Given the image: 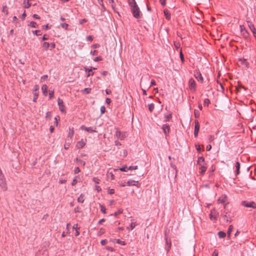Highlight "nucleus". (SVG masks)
<instances>
[{
    "label": "nucleus",
    "mask_w": 256,
    "mask_h": 256,
    "mask_svg": "<svg viewBox=\"0 0 256 256\" xmlns=\"http://www.w3.org/2000/svg\"><path fill=\"white\" fill-rule=\"evenodd\" d=\"M194 130L199 131L200 130V124L198 120H196L194 121Z\"/></svg>",
    "instance_id": "nucleus-18"
},
{
    "label": "nucleus",
    "mask_w": 256,
    "mask_h": 256,
    "mask_svg": "<svg viewBox=\"0 0 256 256\" xmlns=\"http://www.w3.org/2000/svg\"><path fill=\"white\" fill-rule=\"evenodd\" d=\"M116 136L118 138L121 140H124L126 136V133H122L118 130L116 132Z\"/></svg>",
    "instance_id": "nucleus-11"
},
{
    "label": "nucleus",
    "mask_w": 256,
    "mask_h": 256,
    "mask_svg": "<svg viewBox=\"0 0 256 256\" xmlns=\"http://www.w3.org/2000/svg\"><path fill=\"white\" fill-rule=\"evenodd\" d=\"M108 193L110 194H114V190L113 188H108Z\"/></svg>",
    "instance_id": "nucleus-42"
},
{
    "label": "nucleus",
    "mask_w": 256,
    "mask_h": 256,
    "mask_svg": "<svg viewBox=\"0 0 256 256\" xmlns=\"http://www.w3.org/2000/svg\"><path fill=\"white\" fill-rule=\"evenodd\" d=\"M172 118V114L170 113L168 114H164V122H168Z\"/></svg>",
    "instance_id": "nucleus-17"
},
{
    "label": "nucleus",
    "mask_w": 256,
    "mask_h": 256,
    "mask_svg": "<svg viewBox=\"0 0 256 256\" xmlns=\"http://www.w3.org/2000/svg\"><path fill=\"white\" fill-rule=\"evenodd\" d=\"M102 60V58L100 57V56H98V57H96L94 59V62H98V61H100Z\"/></svg>",
    "instance_id": "nucleus-49"
},
{
    "label": "nucleus",
    "mask_w": 256,
    "mask_h": 256,
    "mask_svg": "<svg viewBox=\"0 0 256 256\" xmlns=\"http://www.w3.org/2000/svg\"><path fill=\"white\" fill-rule=\"evenodd\" d=\"M116 242H117L118 244H122V245H123V246H124V245H125V244H126V243H125V242H124V241H121V240H119V239H118V240H116Z\"/></svg>",
    "instance_id": "nucleus-43"
},
{
    "label": "nucleus",
    "mask_w": 256,
    "mask_h": 256,
    "mask_svg": "<svg viewBox=\"0 0 256 256\" xmlns=\"http://www.w3.org/2000/svg\"><path fill=\"white\" fill-rule=\"evenodd\" d=\"M42 28L44 30H47L49 28V26H48V24L44 25L42 26Z\"/></svg>",
    "instance_id": "nucleus-59"
},
{
    "label": "nucleus",
    "mask_w": 256,
    "mask_h": 256,
    "mask_svg": "<svg viewBox=\"0 0 256 256\" xmlns=\"http://www.w3.org/2000/svg\"><path fill=\"white\" fill-rule=\"evenodd\" d=\"M85 71L88 72V74L87 75V77H89L90 75L94 74V72L90 74V72L92 71V68H85Z\"/></svg>",
    "instance_id": "nucleus-25"
},
{
    "label": "nucleus",
    "mask_w": 256,
    "mask_h": 256,
    "mask_svg": "<svg viewBox=\"0 0 256 256\" xmlns=\"http://www.w3.org/2000/svg\"><path fill=\"white\" fill-rule=\"evenodd\" d=\"M138 166H130L128 170H136L138 169Z\"/></svg>",
    "instance_id": "nucleus-46"
},
{
    "label": "nucleus",
    "mask_w": 256,
    "mask_h": 256,
    "mask_svg": "<svg viewBox=\"0 0 256 256\" xmlns=\"http://www.w3.org/2000/svg\"><path fill=\"white\" fill-rule=\"evenodd\" d=\"M218 250H214L213 252L212 256H218Z\"/></svg>",
    "instance_id": "nucleus-48"
},
{
    "label": "nucleus",
    "mask_w": 256,
    "mask_h": 256,
    "mask_svg": "<svg viewBox=\"0 0 256 256\" xmlns=\"http://www.w3.org/2000/svg\"><path fill=\"white\" fill-rule=\"evenodd\" d=\"M92 180H93V182H94L95 183L98 184H99V183H100V179H98V178H96V177L93 178H92Z\"/></svg>",
    "instance_id": "nucleus-39"
},
{
    "label": "nucleus",
    "mask_w": 256,
    "mask_h": 256,
    "mask_svg": "<svg viewBox=\"0 0 256 256\" xmlns=\"http://www.w3.org/2000/svg\"><path fill=\"white\" fill-rule=\"evenodd\" d=\"M108 176H110V178H111V180H114V174L112 172H108Z\"/></svg>",
    "instance_id": "nucleus-44"
},
{
    "label": "nucleus",
    "mask_w": 256,
    "mask_h": 256,
    "mask_svg": "<svg viewBox=\"0 0 256 256\" xmlns=\"http://www.w3.org/2000/svg\"><path fill=\"white\" fill-rule=\"evenodd\" d=\"M248 22V25L250 29L251 30V31L254 34V32H256V30L254 26V25L253 24H252V22Z\"/></svg>",
    "instance_id": "nucleus-16"
},
{
    "label": "nucleus",
    "mask_w": 256,
    "mask_h": 256,
    "mask_svg": "<svg viewBox=\"0 0 256 256\" xmlns=\"http://www.w3.org/2000/svg\"><path fill=\"white\" fill-rule=\"evenodd\" d=\"M48 38H49V36L47 34H45L44 35V36L42 38V40H48Z\"/></svg>",
    "instance_id": "nucleus-51"
},
{
    "label": "nucleus",
    "mask_w": 256,
    "mask_h": 256,
    "mask_svg": "<svg viewBox=\"0 0 256 256\" xmlns=\"http://www.w3.org/2000/svg\"><path fill=\"white\" fill-rule=\"evenodd\" d=\"M74 134V128H70L69 129V132L68 134V137L70 138V139H72Z\"/></svg>",
    "instance_id": "nucleus-20"
},
{
    "label": "nucleus",
    "mask_w": 256,
    "mask_h": 256,
    "mask_svg": "<svg viewBox=\"0 0 256 256\" xmlns=\"http://www.w3.org/2000/svg\"><path fill=\"white\" fill-rule=\"evenodd\" d=\"M100 112L102 114H103L105 112H106V108L104 107V106H102L100 108Z\"/></svg>",
    "instance_id": "nucleus-40"
},
{
    "label": "nucleus",
    "mask_w": 256,
    "mask_h": 256,
    "mask_svg": "<svg viewBox=\"0 0 256 256\" xmlns=\"http://www.w3.org/2000/svg\"><path fill=\"white\" fill-rule=\"evenodd\" d=\"M238 64L242 66L243 68H247L248 67L249 64L246 59L239 58L238 61Z\"/></svg>",
    "instance_id": "nucleus-4"
},
{
    "label": "nucleus",
    "mask_w": 256,
    "mask_h": 256,
    "mask_svg": "<svg viewBox=\"0 0 256 256\" xmlns=\"http://www.w3.org/2000/svg\"><path fill=\"white\" fill-rule=\"evenodd\" d=\"M165 240H166V244L168 246V248H166V251H167V252H168L170 248H171L172 244H171L170 239L167 236L166 234V236H165Z\"/></svg>",
    "instance_id": "nucleus-10"
},
{
    "label": "nucleus",
    "mask_w": 256,
    "mask_h": 256,
    "mask_svg": "<svg viewBox=\"0 0 256 256\" xmlns=\"http://www.w3.org/2000/svg\"><path fill=\"white\" fill-rule=\"evenodd\" d=\"M106 249L107 250L111 251V252H113L114 250V249L112 247H110V246H106Z\"/></svg>",
    "instance_id": "nucleus-64"
},
{
    "label": "nucleus",
    "mask_w": 256,
    "mask_h": 256,
    "mask_svg": "<svg viewBox=\"0 0 256 256\" xmlns=\"http://www.w3.org/2000/svg\"><path fill=\"white\" fill-rule=\"evenodd\" d=\"M74 212L75 213H78V212H79L80 211V208L78 206H77L76 208H74Z\"/></svg>",
    "instance_id": "nucleus-60"
},
{
    "label": "nucleus",
    "mask_w": 256,
    "mask_h": 256,
    "mask_svg": "<svg viewBox=\"0 0 256 256\" xmlns=\"http://www.w3.org/2000/svg\"><path fill=\"white\" fill-rule=\"evenodd\" d=\"M80 172V169L78 167H76L74 168V172L75 174H78Z\"/></svg>",
    "instance_id": "nucleus-50"
},
{
    "label": "nucleus",
    "mask_w": 256,
    "mask_h": 256,
    "mask_svg": "<svg viewBox=\"0 0 256 256\" xmlns=\"http://www.w3.org/2000/svg\"><path fill=\"white\" fill-rule=\"evenodd\" d=\"M148 110L150 112H152L154 108V104H150L148 105Z\"/></svg>",
    "instance_id": "nucleus-29"
},
{
    "label": "nucleus",
    "mask_w": 256,
    "mask_h": 256,
    "mask_svg": "<svg viewBox=\"0 0 256 256\" xmlns=\"http://www.w3.org/2000/svg\"><path fill=\"white\" fill-rule=\"evenodd\" d=\"M242 204L247 208H256V204L254 202H248L246 201H242Z\"/></svg>",
    "instance_id": "nucleus-5"
},
{
    "label": "nucleus",
    "mask_w": 256,
    "mask_h": 256,
    "mask_svg": "<svg viewBox=\"0 0 256 256\" xmlns=\"http://www.w3.org/2000/svg\"><path fill=\"white\" fill-rule=\"evenodd\" d=\"M50 46L51 50H52L55 48L56 44L52 42L50 44Z\"/></svg>",
    "instance_id": "nucleus-61"
},
{
    "label": "nucleus",
    "mask_w": 256,
    "mask_h": 256,
    "mask_svg": "<svg viewBox=\"0 0 256 256\" xmlns=\"http://www.w3.org/2000/svg\"><path fill=\"white\" fill-rule=\"evenodd\" d=\"M32 33L36 36H40L41 35L40 31V30H35L32 31Z\"/></svg>",
    "instance_id": "nucleus-33"
},
{
    "label": "nucleus",
    "mask_w": 256,
    "mask_h": 256,
    "mask_svg": "<svg viewBox=\"0 0 256 256\" xmlns=\"http://www.w3.org/2000/svg\"><path fill=\"white\" fill-rule=\"evenodd\" d=\"M26 16V12L24 11V12L21 16V18L22 20H24Z\"/></svg>",
    "instance_id": "nucleus-63"
},
{
    "label": "nucleus",
    "mask_w": 256,
    "mask_h": 256,
    "mask_svg": "<svg viewBox=\"0 0 256 256\" xmlns=\"http://www.w3.org/2000/svg\"><path fill=\"white\" fill-rule=\"evenodd\" d=\"M61 26L62 28H64L65 30H67L68 26V25L66 23H63L61 24Z\"/></svg>",
    "instance_id": "nucleus-36"
},
{
    "label": "nucleus",
    "mask_w": 256,
    "mask_h": 256,
    "mask_svg": "<svg viewBox=\"0 0 256 256\" xmlns=\"http://www.w3.org/2000/svg\"><path fill=\"white\" fill-rule=\"evenodd\" d=\"M39 89V86L38 85H35L34 87V92H38V90Z\"/></svg>",
    "instance_id": "nucleus-47"
},
{
    "label": "nucleus",
    "mask_w": 256,
    "mask_h": 256,
    "mask_svg": "<svg viewBox=\"0 0 256 256\" xmlns=\"http://www.w3.org/2000/svg\"><path fill=\"white\" fill-rule=\"evenodd\" d=\"M50 44L48 42H44L42 44V47L44 48L45 50H46L49 46H50Z\"/></svg>",
    "instance_id": "nucleus-24"
},
{
    "label": "nucleus",
    "mask_w": 256,
    "mask_h": 256,
    "mask_svg": "<svg viewBox=\"0 0 256 256\" xmlns=\"http://www.w3.org/2000/svg\"><path fill=\"white\" fill-rule=\"evenodd\" d=\"M210 103V100L208 98H205L204 100V105L206 106H208L209 104Z\"/></svg>",
    "instance_id": "nucleus-34"
},
{
    "label": "nucleus",
    "mask_w": 256,
    "mask_h": 256,
    "mask_svg": "<svg viewBox=\"0 0 256 256\" xmlns=\"http://www.w3.org/2000/svg\"><path fill=\"white\" fill-rule=\"evenodd\" d=\"M32 27V28H36L38 27V24H37L35 22H31L29 25H28Z\"/></svg>",
    "instance_id": "nucleus-26"
},
{
    "label": "nucleus",
    "mask_w": 256,
    "mask_h": 256,
    "mask_svg": "<svg viewBox=\"0 0 256 256\" xmlns=\"http://www.w3.org/2000/svg\"><path fill=\"white\" fill-rule=\"evenodd\" d=\"M136 182H138L134 180H130L126 182V184L128 186H136Z\"/></svg>",
    "instance_id": "nucleus-22"
},
{
    "label": "nucleus",
    "mask_w": 256,
    "mask_h": 256,
    "mask_svg": "<svg viewBox=\"0 0 256 256\" xmlns=\"http://www.w3.org/2000/svg\"><path fill=\"white\" fill-rule=\"evenodd\" d=\"M197 164L200 166V173L203 174L206 172L207 168L204 158L203 156L199 157L198 160Z\"/></svg>",
    "instance_id": "nucleus-2"
},
{
    "label": "nucleus",
    "mask_w": 256,
    "mask_h": 256,
    "mask_svg": "<svg viewBox=\"0 0 256 256\" xmlns=\"http://www.w3.org/2000/svg\"><path fill=\"white\" fill-rule=\"evenodd\" d=\"M218 236L220 238H224L226 236V233L222 231H220L218 232Z\"/></svg>",
    "instance_id": "nucleus-28"
},
{
    "label": "nucleus",
    "mask_w": 256,
    "mask_h": 256,
    "mask_svg": "<svg viewBox=\"0 0 256 256\" xmlns=\"http://www.w3.org/2000/svg\"><path fill=\"white\" fill-rule=\"evenodd\" d=\"M54 96V90H50L49 91V98L52 99Z\"/></svg>",
    "instance_id": "nucleus-35"
},
{
    "label": "nucleus",
    "mask_w": 256,
    "mask_h": 256,
    "mask_svg": "<svg viewBox=\"0 0 256 256\" xmlns=\"http://www.w3.org/2000/svg\"><path fill=\"white\" fill-rule=\"evenodd\" d=\"M180 60H181L182 62H184V56L182 52V50L180 52Z\"/></svg>",
    "instance_id": "nucleus-41"
},
{
    "label": "nucleus",
    "mask_w": 256,
    "mask_h": 256,
    "mask_svg": "<svg viewBox=\"0 0 256 256\" xmlns=\"http://www.w3.org/2000/svg\"><path fill=\"white\" fill-rule=\"evenodd\" d=\"M196 150H197L198 152H200L201 149H200V146L199 144H198V145L196 146Z\"/></svg>",
    "instance_id": "nucleus-55"
},
{
    "label": "nucleus",
    "mask_w": 256,
    "mask_h": 256,
    "mask_svg": "<svg viewBox=\"0 0 256 256\" xmlns=\"http://www.w3.org/2000/svg\"><path fill=\"white\" fill-rule=\"evenodd\" d=\"M128 4L130 7L131 12L133 16L136 18H140V11L136 0H132L131 2L129 1Z\"/></svg>",
    "instance_id": "nucleus-1"
},
{
    "label": "nucleus",
    "mask_w": 256,
    "mask_h": 256,
    "mask_svg": "<svg viewBox=\"0 0 256 256\" xmlns=\"http://www.w3.org/2000/svg\"><path fill=\"white\" fill-rule=\"evenodd\" d=\"M93 40V37L92 36H88L86 37V40L88 41H92Z\"/></svg>",
    "instance_id": "nucleus-56"
},
{
    "label": "nucleus",
    "mask_w": 256,
    "mask_h": 256,
    "mask_svg": "<svg viewBox=\"0 0 256 256\" xmlns=\"http://www.w3.org/2000/svg\"><path fill=\"white\" fill-rule=\"evenodd\" d=\"M162 128L166 136L170 131V126L168 124H164L162 126Z\"/></svg>",
    "instance_id": "nucleus-14"
},
{
    "label": "nucleus",
    "mask_w": 256,
    "mask_h": 256,
    "mask_svg": "<svg viewBox=\"0 0 256 256\" xmlns=\"http://www.w3.org/2000/svg\"><path fill=\"white\" fill-rule=\"evenodd\" d=\"M96 128H95L94 129L92 127H86L85 126H80V129L81 130H84L88 132H96Z\"/></svg>",
    "instance_id": "nucleus-12"
},
{
    "label": "nucleus",
    "mask_w": 256,
    "mask_h": 256,
    "mask_svg": "<svg viewBox=\"0 0 256 256\" xmlns=\"http://www.w3.org/2000/svg\"><path fill=\"white\" fill-rule=\"evenodd\" d=\"M196 83L195 80L191 78L188 80V88L192 92H194L196 90Z\"/></svg>",
    "instance_id": "nucleus-3"
},
{
    "label": "nucleus",
    "mask_w": 256,
    "mask_h": 256,
    "mask_svg": "<svg viewBox=\"0 0 256 256\" xmlns=\"http://www.w3.org/2000/svg\"><path fill=\"white\" fill-rule=\"evenodd\" d=\"M51 117V113L50 112H48L46 114V118H49Z\"/></svg>",
    "instance_id": "nucleus-54"
},
{
    "label": "nucleus",
    "mask_w": 256,
    "mask_h": 256,
    "mask_svg": "<svg viewBox=\"0 0 256 256\" xmlns=\"http://www.w3.org/2000/svg\"><path fill=\"white\" fill-rule=\"evenodd\" d=\"M82 91L84 92H85L86 94H88L90 92L91 88H85L82 90Z\"/></svg>",
    "instance_id": "nucleus-37"
},
{
    "label": "nucleus",
    "mask_w": 256,
    "mask_h": 256,
    "mask_svg": "<svg viewBox=\"0 0 256 256\" xmlns=\"http://www.w3.org/2000/svg\"><path fill=\"white\" fill-rule=\"evenodd\" d=\"M86 140L82 139L80 140L76 144V148L78 149H81L83 148L86 145Z\"/></svg>",
    "instance_id": "nucleus-9"
},
{
    "label": "nucleus",
    "mask_w": 256,
    "mask_h": 256,
    "mask_svg": "<svg viewBox=\"0 0 256 256\" xmlns=\"http://www.w3.org/2000/svg\"><path fill=\"white\" fill-rule=\"evenodd\" d=\"M100 211L102 213H104V214L106 213V208L104 206L102 205H100Z\"/></svg>",
    "instance_id": "nucleus-32"
},
{
    "label": "nucleus",
    "mask_w": 256,
    "mask_h": 256,
    "mask_svg": "<svg viewBox=\"0 0 256 256\" xmlns=\"http://www.w3.org/2000/svg\"><path fill=\"white\" fill-rule=\"evenodd\" d=\"M90 54L92 55V56H95V55H96L98 54V52L96 50H92L90 52Z\"/></svg>",
    "instance_id": "nucleus-53"
},
{
    "label": "nucleus",
    "mask_w": 256,
    "mask_h": 256,
    "mask_svg": "<svg viewBox=\"0 0 256 256\" xmlns=\"http://www.w3.org/2000/svg\"><path fill=\"white\" fill-rule=\"evenodd\" d=\"M194 76L198 80L200 81L202 83L203 82L204 78L200 71H196Z\"/></svg>",
    "instance_id": "nucleus-8"
},
{
    "label": "nucleus",
    "mask_w": 256,
    "mask_h": 256,
    "mask_svg": "<svg viewBox=\"0 0 256 256\" xmlns=\"http://www.w3.org/2000/svg\"><path fill=\"white\" fill-rule=\"evenodd\" d=\"M34 98H33V101L34 102H36V100L38 98V92H34Z\"/></svg>",
    "instance_id": "nucleus-31"
},
{
    "label": "nucleus",
    "mask_w": 256,
    "mask_h": 256,
    "mask_svg": "<svg viewBox=\"0 0 256 256\" xmlns=\"http://www.w3.org/2000/svg\"><path fill=\"white\" fill-rule=\"evenodd\" d=\"M235 166L236 168V174H240V164L238 162H236Z\"/></svg>",
    "instance_id": "nucleus-21"
},
{
    "label": "nucleus",
    "mask_w": 256,
    "mask_h": 256,
    "mask_svg": "<svg viewBox=\"0 0 256 256\" xmlns=\"http://www.w3.org/2000/svg\"><path fill=\"white\" fill-rule=\"evenodd\" d=\"M106 242H107V240H102L100 242V244L102 246H104V245L106 244Z\"/></svg>",
    "instance_id": "nucleus-57"
},
{
    "label": "nucleus",
    "mask_w": 256,
    "mask_h": 256,
    "mask_svg": "<svg viewBox=\"0 0 256 256\" xmlns=\"http://www.w3.org/2000/svg\"><path fill=\"white\" fill-rule=\"evenodd\" d=\"M136 225V222H131L130 225V230H132L135 228Z\"/></svg>",
    "instance_id": "nucleus-38"
},
{
    "label": "nucleus",
    "mask_w": 256,
    "mask_h": 256,
    "mask_svg": "<svg viewBox=\"0 0 256 256\" xmlns=\"http://www.w3.org/2000/svg\"><path fill=\"white\" fill-rule=\"evenodd\" d=\"M233 228H234V227L232 225H230L228 227V230L227 232V234H228V238H230V234L233 230Z\"/></svg>",
    "instance_id": "nucleus-23"
},
{
    "label": "nucleus",
    "mask_w": 256,
    "mask_h": 256,
    "mask_svg": "<svg viewBox=\"0 0 256 256\" xmlns=\"http://www.w3.org/2000/svg\"><path fill=\"white\" fill-rule=\"evenodd\" d=\"M42 90L44 96H46L48 94V86L46 84H44L42 87Z\"/></svg>",
    "instance_id": "nucleus-15"
},
{
    "label": "nucleus",
    "mask_w": 256,
    "mask_h": 256,
    "mask_svg": "<svg viewBox=\"0 0 256 256\" xmlns=\"http://www.w3.org/2000/svg\"><path fill=\"white\" fill-rule=\"evenodd\" d=\"M77 182H78L76 178H74V179L73 180H72V186H74V185H76V184Z\"/></svg>",
    "instance_id": "nucleus-62"
},
{
    "label": "nucleus",
    "mask_w": 256,
    "mask_h": 256,
    "mask_svg": "<svg viewBox=\"0 0 256 256\" xmlns=\"http://www.w3.org/2000/svg\"><path fill=\"white\" fill-rule=\"evenodd\" d=\"M126 166H122L120 168V170L122 171V172H126L127 170H126Z\"/></svg>",
    "instance_id": "nucleus-58"
},
{
    "label": "nucleus",
    "mask_w": 256,
    "mask_h": 256,
    "mask_svg": "<svg viewBox=\"0 0 256 256\" xmlns=\"http://www.w3.org/2000/svg\"><path fill=\"white\" fill-rule=\"evenodd\" d=\"M58 104L59 106V109L62 112H64L65 110V107L64 104L63 100L58 98Z\"/></svg>",
    "instance_id": "nucleus-7"
},
{
    "label": "nucleus",
    "mask_w": 256,
    "mask_h": 256,
    "mask_svg": "<svg viewBox=\"0 0 256 256\" xmlns=\"http://www.w3.org/2000/svg\"><path fill=\"white\" fill-rule=\"evenodd\" d=\"M227 200V197L226 195H222L218 200L219 203L225 204V202Z\"/></svg>",
    "instance_id": "nucleus-13"
},
{
    "label": "nucleus",
    "mask_w": 256,
    "mask_h": 256,
    "mask_svg": "<svg viewBox=\"0 0 256 256\" xmlns=\"http://www.w3.org/2000/svg\"><path fill=\"white\" fill-rule=\"evenodd\" d=\"M200 114L198 110H194V116L196 118H198L200 116Z\"/></svg>",
    "instance_id": "nucleus-45"
},
{
    "label": "nucleus",
    "mask_w": 256,
    "mask_h": 256,
    "mask_svg": "<svg viewBox=\"0 0 256 256\" xmlns=\"http://www.w3.org/2000/svg\"><path fill=\"white\" fill-rule=\"evenodd\" d=\"M164 12L166 18L170 20V14L169 11L168 10H164Z\"/></svg>",
    "instance_id": "nucleus-19"
},
{
    "label": "nucleus",
    "mask_w": 256,
    "mask_h": 256,
    "mask_svg": "<svg viewBox=\"0 0 256 256\" xmlns=\"http://www.w3.org/2000/svg\"><path fill=\"white\" fill-rule=\"evenodd\" d=\"M87 22V20L86 19L83 18V19L80 20L79 23H80V24H84V22Z\"/></svg>",
    "instance_id": "nucleus-52"
},
{
    "label": "nucleus",
    "mask_w": 256,
    "mask_h": 256,
    "mask_svg": "<svg viewBox=\"0 0 256 256\" xmlns=\"http://www.w3.org/2000/svg\"><path fill=\"white\" fill-rule=\"evenodd\" d=\"M240 32L242 35L246 38H248L249 36V34L248 31L246 30L245 28L242 26H240Z\"/></svg>",
    "instance_id": "nucleus-6"
},
{
    "label": "nucleus",
    "mask_w": 256,
    "mask_h": 256,
    "mask_svg": "<svg viewBox=\"0 0 256 256\" xmlns=\"http://www.w3.org/2000/svg\"><path fill=\"white\" fill-rule=\"evenodd\" d=\"M78 202H80V203L84 202V196L82 194H81L80 195V196L78 198Z\"/></svg>",
    "instance_id": "nucleus-30"
},
{
    "label": "nucleus",
    "mask_w": 256,
    "mask_h": 256,
    "mask_svg": "<svg viewBox=\"0 0 256 256\" xmlns=\"http://www.w3.org/2000/svg\"><path fill=\"white\" fill-rule=\"evenodd\" d=\"M170 166L173 168V170L175 171V173H176L175 177H176V176H177V172H178V170L176 169V165H174L172 163H170Z\"/></svg>",
    "instance_id": "nucleus-27"
}]
</instances>
